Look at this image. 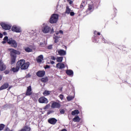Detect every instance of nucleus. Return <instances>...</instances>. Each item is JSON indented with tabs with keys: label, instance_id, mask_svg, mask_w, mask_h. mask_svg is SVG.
I'll return each instance as SVG.
<instances>
[{
	"label": "nucleus",
	"instance_id": "obj_39",
	"mask_svg": "<svg viewBox=\"0 0 131 131\" xmlns=\"http://www.w3.org/2000/svg\"><path fill=\"white\" fill-rule=\"evenodd\" d=\"M4 73H5V74H9V73H10V71H9V70H5L4 71Z\"/></svg>",
	"mask_w": 131,
	"mask_h": 131
},
{
	"label": "nucleus",
	"instance_id": "obj_59",
	"mask_svg": "<svg viewBox=\"0 0 131 131\" xmlns=\"http://www.w3.org/2000/svg\"><path fill=\"white\" fill-rule=\"evenodd\" d=\"M10 131V130H9ZM10 131H13V130H11Z\"/></svg>",
	"mask_w": 131,
	"mask_h": 131
},
{
	"label": "nucleus",
	"instance_id": "obj_1",
	"mask_svg": "<svg viewBox=\"0 0 131 131\" xmlns=\"http://www.w3.org/2000/svg\"><path fill=\"white\" fill-rule=\"evenodd\" d=\"M8 50L9 52H10V64L11 65H14L16 62L17 55H20L21 53H20L19 51L14 49H9Z\"/></svg>",
	"mask_w": 131,
	"mask_h": 131
},
{
	"label": "nucleus",
	"instance_id": "obj_48",
	"mask_svg": "<svg viewBox=\"0 0 131 131\" xmlns=\"http://www.w3.org/2000/svg\"><path fill=\"white\" fill-rule=\"evenodd\" d=\"M3 35L2 33H0V38H3Z\"/></svg>",
	"mask_w": 131,
	"mask_h": 131
},
{
	"label": "nucleus",
	"instance_id": "obj_18",
	"mask_svg": "<svg viewBox=\"0 0 131 131\" xmlns=\"http://www.w3.org/2000/svg\"><path fill=\"white\" fill-rule=\"evenodd\" d=\"M66 73L67 74V75H69V76H73V71L71 70H67Z\"/></svg>",
	"mask_w": 131,
	"mask_h": 131
},
{
	"label": "nucleus",
	"instance_id": "obj_5",
	"mask_svg": "<svg viewBox=\"0 0 131 131\" xmlns=\"http://www.w3.org/2000/svg\"><path fill=\"white\" fill-rule=\"evenodd\" d=\"M39 103L41 104H48L49 103V100L45 96L41 97L38 99Z\"/></svg>",
	"mask_w": 131,
	"mask_h": 131
},
{
	"label": "nucleus",
	"instance_id": "obj_37",
	"mask_svg": "<svg viewBox=\"0 0 131 131\" xmlns=\"http://www.w3.org/2000/svg\"><path fill=\"white\" fill-rule=\"evenodd\" d=\"M30 77H31V75H30V74H28L26 76V78H29Z\"/></svg>",
	"mask_w": 131,
	"mask_h": 131
},
{
	"label": "nucleus",
	"instance_id": "obj_3",
	"mask_svg": "<svg viewBox=\"0 0 131 131\" xmlns=\"http://www.w3.org/2000/svg\"><path fill=\"white\" fill-rule=\"evenodd\" d=\"M58 19H59V15L57 14H53L51 15L50 18V23L51 24L57 23Z\"/></svg>",
	"mask_w": 131,
	"mask_h": 131
},
{
	"label": "nucleus",
	"instance_id": "obj_26",
	"mask_svg": "<svg viewBox=\"0 0 131 131\" xmlns=\"http://www.w3.org/2000/svg\"><path fill=\"white\" fill-rule=\"evenodd\" d=\"M56 61L57 62L61 63L63 61V57H57L56 58Z\"/></svg>",
	"mask_w": 131,
	"mask_h": 131
},
{
	"label": "nucleus",
	"instance_id": "obj_10",
	"mask_svg": "<svg viewBox=\"0 0 131 131\" xmlns=\"http://www.w3.org/2000/svg\"><path fill=\"white\" fill-rule=\"evenodd\" d=\"M32 95V89L31 86L27 87V91L26 92V96H31Z\"/></svg>",
	"mask_w": 131,
	"mask_h": 131
},
{
	"label": "nucleus",
	"instance_id": "obj_19",
	"mask_svg": "<svg viewBox=\"0 0 131 131\" xmlns=\"http://www.w3.org/2000/svg\"><path fill=\"white\" fill-rule=\"evenodd\" d=\"M59 56H65L66 55V51L63 50H60L58 51Z\"/></svg>",
	"mask_w": 131,
	"mask_h": 131
},
{
	"label": "nucleus",
	"instance_id": "obj_30",
	"mask_svg": "<svg viewBox=\"0 0 131 131\" xmlns=\"http://www.w3.org/2000/svg\"><path fill=\"white\" fill-rule=\"evenodd\" d=\"M73 99H74V97H73V96H68L67 97V99L68 101H71V100H73Z\"/></svg>",
	"mask_w": 131,
	"mask_h": 131
},
{
	"label": "nucleus",
	"instance_id": "obj_44",
	"mask_svg": "<svg viewBox=\"0 0 131 131\" xmlns=\"http://www.w3.org/2000/svg\"><path fill=\"white\" fill-rule=\"evenodd\" d=\"M68 2H69V5H72V3H73L71 0H68Z\"/></svg>",
	"mask_w": 131,
	"mask_h": 131
},
{
	"label": "nucleus",
	"instance_id": "obj_50",
	"mask_svg": "<svg viewBox=\"0 0 131 131\" xmlns=\"http://www.w3.org/2000/svg\"><path fill=\"white\" fill-rule=\"evenodd\" d=\"M50 63H51V64H55V61H51L50 62Z\"/></svg>",
	"mask_w": 131,
	"mask_h": 131
},
{
	"label": "nucleus",
	"instance_id": "obj_49",
	"mask_svg": "<svg viewBox=\"0 0 131 131\" xmlns=\"http://www.w3.org/2000/svg\"><path fill=\"white\" fill-rule=\"evenodd\" d=\"M7 42V41H5V40H3L2 43H3V44H5Z\"/></svg>",
	"mask_w": 131,
	"mask_h": 131
},
{
	"label": "nucleus",
	"instance_id": "obj_13",
	"mask_svg": "<svg viewBox=\"0 0 131 131\" xmlns=\"http://www.w3.org/2000/svg\"><path fill=\"white\" fill-rule=\"evenodd\" d=\"M6 68H7V66H6L3 61H0V71H4V70H6Z\"/></svg>",
	"mask_w": 131,
	"mask_h": 131
},
{
	"label": "nucleus",
	"instance_id": "obj_55",
	"mask_svg": "<svg viewBox=\"0 0 131 131\" xmlns=\"http://www.w3.org/2000/svg\"><path fill=\"white\" fill-rule=\"evenodd\" d=\"M60 92H62V89H60Z\"/></svg>",
	"mask_w": 131,
	"mask_h": 131
},
{
	"label": "nucleus",
	"instance_id": "obj_52",
	"mask_svg": "<svg viewBox=\"0 0 131 131\" xmlns=\"http://www.w3.org/2000/svg\"><path fill=\"white\" fill-rule=\"evenodd\" d=\"M4 35H7V33L6 32H4L3 33Z\"/></svg>",
	"mask_w": 131,
	"mask_h": 131
},
{
	"label": "nucleus",
	"instance_id": "obj_46",
	"mask_svg": "<svg viewBox=\"0 0 131 131\" xmlns=\"http://www.w3.org/2000/svg\"><path fill=\"white\" fill-rule=\"evenodd\" d=\"M97 33H98V32L97 31H95L94 32V34H95V35H97Z\"/></svg>",
	"mask_w": 131,
	"mask_h": 131
},
{
	"label": "nucleus",
	"instance_id": "obj_36",
	"mask_svg": "<svg viewBox=\"0 0 131 131\" xmlns=\"http://www.w3.org/2000/svg\"><path fill=\"white\" fill-rule=\"evenodd\" d=\"M47 49L48 50H52V49H53V46H52V45L48 46L47 47Z\"/></svg>",
	"mask_w": 131,
	"mask_h": 131
},
{
	"label": "nucleus",
	"instance_id": "obj_35",
	"mask_svg": "<svg viewBox=\"0 0 131 131\" xmlns=\"http://www.w3.org/2000/svg\"><path fill=\"white\" fill-rule=\"evenodd\" d=\"M45 69H50L51 68V67L49 65H46L44 67Z\"/></svg>",
	"mask_w": 131,
	"mask_h": 131
},
{
	"label": "nucleus",
	"instance_id": "obj_58",
	"mask_svg": "<svg viewBox=\"0 0 131 131\" xmlns=\"http://www.w3.org/2000/svg\"><path fill=\"white\" fill-rule=\"evenodd\" d=\"M104 42H105V43H106V42H107L104 41Z\"/></svg>",
	"mask_w": 131,
	"mask_h": 131
},
{
	"label": "nucleus",
	"instance_id": "obj_16",
	"mask_svg": "<svg viewBox=\"0 0 131 131\" xmlns=\"http://www.w3.org/2000/svg\"><path fill=\"white\" fill-rule=\"evenodd\" d=\"M9 88V83L6 82L3 85H2L0 88V91H3V90H6Z\"/></svg>",
	"mask_w": 131,
	"mask_h": 131
},
{
	"label": "nucleus",
	"instance_id": "obj_45",
	"mask_svg": "<svg viewBox=\"0 0 131 131\" xmlns=\"http://www.w3.org/2000/svg\"><path fill=\"white\" fill-rule=\"evenodd\" d=\"M51 58L52 60H56V58L55 57V56H51Z\"/></svg>",
	"mask_w": 131,
	"mask_h": 131
},
{
	"label": "nucleus",
	"instance_id": "obj_47",
	"mask_svg": "<svg viewBox=\"0 0 131 131\" xmlns=\"http://www.w3.org/2000/svg\"><path fill=\"white\" fill-rule=\"evenodd\" d=\"M13 86H10L9 88H8V91H10V90H11V89H12Z\"/></svg>",
	"mask_w": 131,
	"mask_h": 131
},
{
	"label": "nucleus",
	"instance_id": "obj_22",
	"mask_svg": "<svg viewBox=\"0 0 131 131\" xmlns=\"http://www.w3.org/2000/svg\"><path fill=\"white\" fill-rule=\"evenodd\" d=\"M50 94H51V91H49L47 90H45L43 93V96H49L50 95Z\"/></svg>",
	"mask_w": 131,
	"mask_h": 131
},
{
	"label": "nucleus",
	"instance_id": "obj_43",
	"mask_svg": "<svg viewBox=\"0 0 131 131\" xmlns=\"http://www.w3.org/2000/svg\"><path fill=\"white\" fill-rule=\"evenodd\" d=\"M4 131H10V128H9V127H6L5 128V130Z\"/></svg>",
	"mask_w": 131,
	"mask_h": 131
},
{
	"label": "nucleus",
	"instance_id": "obj_41",
	"mask_svg": "<svg viewBox=\"0 0 131 131\" xmlns=\"http://www.w3.org/2000/svg\"><path fill=\"white\" fill-rule=\"evenodd\" d=\"M61 114H64L65 113V111L64 110H61L60 111Z\"/></svg>",
	"mask_w": 131,
	"mask_h": 131
},
{
	"label": "nucleus",
	"instance_id": "obj_56",
	"mask_svg": "<svg viewBox=\"0 0 131 131\" xmlns=\"http://www.w3.org/2000/svg\"><path fill=\"white\" fill-rule=\"evenodd\" d=\"M65 48H66V49H67V47L66 46V47H65Z\"/></svg>",
	"mask_w": 131,
	"mask_h": 131
},
{
	"label": "nucleus",
	"instance_id": "obj_25",
	"mask_svg": "<svg viewBox=\"0 0 131 131\" xmlns=\"http://www.w3.org/2000/svg\"><path fill=\"white\" fill-rule=\"evenodd\" d=\"M53 38L55 43H57V42H59V38H60V37L55 36Z\"/></svg>",
	"mask_w": 131,
	"mask_h": 131
},
{
	"label": "nucleus",
	"instance_id": "obj_32",
	"mask_svg": "<svg viewBox=\"0 0 131 131\" xmlns=\"http://www.w3.org/2000/svg\"><path fill=\"white\" fill-rule=\"evenodd\" d=\"M3 40H5V41H7V43H8V42H9V40H10V39H9V37L8 36H5L3 39Z\"/></svg>",
	"mask_w": 131,
	"mask_h": 131
},
{
	"label": "nucleus",
	"instance_id": "obj_53",
	"mask_svg": "<svg viewBox=\"0 0 131 131\" xmlns=\"http://www.w3.org/2000/svg\"><path fill=\"white\" fill-rule=\"evenodd\" d=\"M97 35H101V33H100V32H97Z\"/></svg>",
	"mask_w": 131,
	"mask_h": 131
},
{
	"label": "nucleus",
	"instance_id": "obj_7",
	"mask_svg": "<svg viewBox=\"0 0 131 131\" xmlns=\"http://www.w3.org/2000/svg\"><path fill=\"white\" fill-rule=\"evenodd\" d=\"M11 30L13 32H16L17 33H20V32L22 31L20 27H17L16 26H12Z\"/></svg>",
	"mask_w": 131,
	"mask_h": 131
},
{
	"label": "nucleus",
	"instance_id": "obj_54",
	"mask_svg": "<svg viewBox=\"0 0 131 131\" xmlns=\"http://www.w3.org/2000/svg\"><path fill=\"white\" fill-rule=\"evenodd\" d=\"M59 32H60V33H63V31L60 30V31H59Z\"/></svg>",
	"mask_w": 131,
	"mask_h": 131
},
{
	"label": "nucleus",
	"instance_id": "obj_33",
	"mask_svg": "<svg viewBox=\"0 0 131 131\" xmlns=\"http://www.w3.org/2000/svg\"><path fill=\"white\" fill-rule=\"evenodd\" d=\"M88 10L89 11H92L93 10V6L92 5H89Z\"/></svg>",
	"mask_w": 131,
	"mask_h": 131
},
{
	"label": "nucleus",
	"instance_id": "obj_24",
	"mask_svg": "<svg viewBox=\"0 0 131 131\" xmlns=\"http://www.w3.org/2000/svg\"><path fill=\"white\" fill-rule=\"evenodd\" d=\"M70 12H71V9H70L69 7L67 6L65 13L66 14H70Z\"/></svg>",
	"mask_w": 131,
	"mask_h": 131
},
{
	"label": "nucleus",
	"instance_id": "obj_11",
	"mask_svg": "<svg viewBox=\"0 0 131 131\" xmlns=\"http://www.w3.org/2000/svg\"><path fill=\"white\" fill-rule=\"evenodd\" d=\"M46 75V72L45 71H39L36 73V75L38 77H43Z\"/></svg>",
	"mask_w": 131,
	"mask_h": 131
},
{
	"label": "nucleus",
	"instance_id": "obj_9",
	"mask_svg": "<svg viewBox=\"0 0 131 131\" xmlns=\"http://www.w3.org/2000/svg\"><path fill=\"white\" fill-rule=\"evenodd\" d=\"M48 123H50V124H52L53 125H54L57 123V121H58V120L54 118H51L48 119Z\"/></svg>",
	"mask_w": 131,
	"mask_h": 131
},
{
	"label": "nucleus",
	"instance_id": "obj_8",
	"mask_svg": "<svg viewBox=\"0 0 131 131\" xmlns=\"http://www.w3.org/2000/svg\"><path fill=\"white\" fill-rule=\"evenodd\" d=\"M1 26L3 29L5 30H10L11 29L12 26L10 25H8L5 23H3L1 24Z\"/></svg>",
	"mask_w": 131,
	"mask_h": 131
},
{
	"label": "nucleus",
	"instance_id": "obj_17",
	"mask_svg": "<svg viewBox=\"0 0 131 131\" xmlns=\"http://www.w3.org/2000/svg\"><path fill=\"white\" fill-rule=\"evenodd\" d=\"M56 67L59 69H64L65 68V64L63 63H58L56 64Z\"/></svg>",
	"mask_w": 131,
	"mask_h": 131
},
{
	"label": "nucleus",
	"instance_id": "obj_57",
	"mask_svg": "<svg viewBox=\"0 0 131 131\" xmlns=\"http://www.w3.org/2000/svg\"><path fill=\"white\" fill-rule=\"evenodd\" d=\"M102 40H105V39L103 38V39H102Z\"/></svg>",
	"mask_w": 131,
	"mask_h": 131
},
{
	"label": "nucleus",
	"instance_id": "obj_6",
	"mask_svg": "<svg viewBox=\"0 0 131 131\" xmlns=\"http://www.w3.org/2000/svg\"><path fill=\"white\" fill-rule=\"evenodd\" d=\"M60 107H61V104L58 102L53 101L51 104V108L53 109H59L60 108Z\"/></svg>",
	"mask_w": 131,
	"mask_h": 131
},
{
	"label": "nucleus",
	"instance_id": "obj_51",
	"mask_svg": "<svg viewBox=\"0 0 131 131\" xmlns=\"http://www.w3.org/2000/svg\"><path fill=\"white\" fill-rule=\"evenodd\" d=\"M3 79V77L0 75V80H2Z\"/></svg>",
	"mask_w": 131,
	"mask_h": 131
},
{
	"label": "nucleus",
	"instance_id": "obj_15",
	"mask_svg": "<svg viewBox=\"0 0 131 131\" xmlns=\"http://www.w3.org/2000/svg\"><path fill=\"white\" fill-rule=\"evenodd\" d=\"M20 70V68L19 66L17 64V62L16 63L15 68H12L11 69V71H13V72H18Z\"/></svg>",
	"mask_w": 131,
	"mask_h": 131
},
{
	"label": "nucleus",
	"instance_id": "obj_38",
	"mask_svg": "<svg viewBox=\"0 0 131 131\" xmlns=\"http://www.w3.org/2000/svg\"><path fill=\"white\" fill-rule=\"evenodd\" d=\"M59 98H60V99H61V100H63V99H64V96H63V95L60 94L59 96Z\"/></svg>",
	"mask_w": 131,
	"mask_h": 131
},
{
	"label": "nucleus",
	"instance_id": "obj_12",
	"mask_svg": "<svg viewBox=\"0 0 131 131\" xmlns=\"http://www.w3.org/2000/svg\"><path fill=\"white\" fill-rule=\"evenodd\" d=\"M50 30H51V28L48 26H46L42 29V31L43 33H49Z\"/></svg>",
	"mask_w": 131,
	"mask_h": 131
},
{
	"label": "nucleus",
	"instance_id": "obj_29",
	"mask_svg": "<svg viewBox=\"0 0 131 131\" xmlns=\"http://www.w3.org/2000/svg\"><path fill=\"white\" fill-rule=\"evenodd\" d=\"M50 107H51V104H47L45 106H44L43 109V110H48L50 108Z\"/></svg>",
	"mask_w": 131,
	"mask_h": 131
},
{
	"label": "nucleus",
	"instance_id": "obj_42",
	"mask_svg": "<svg viewBox=\"0 0 131 131\" xmlns=\"http://www.w3.org/2000/svg\"><path fill=\"white\" fill-rule=\"evenodd\" d=\"M40 47H45V43L43 42H40L39 44Z\"/></svg>",
	"mask_w": 131,
	"mask_h": 131
},
{
	"label": "nucleus",
	"instance_id": "obj_27",
	"mask_svg": "<svg viewBox=\"0 0 131 131\" xmlns=\"http://www.w3.org/2000/svg\"><path fill=\"white\" fill-rule=\"evenodd\" d=\"M76 114H79V111L78 110H75L72 112V115H75Z\"/></svg>",
	"mask_w": 131,
	"mask_h": 131
},
{
	"label": "nucleus",
	"instance_id": "obj_28",
	"mask_svg": "<svg viewBox=\"0 0 131 131\" xmlns=\"http://www.w3.org/2000/svg\"><path fill=\"white\" fill-rule=\"evenodd\" d=\"M25 51H26L27 53H30L32 52V49H30L29 47H27L25 49Z\"/></svg>",
	"mask_w": 131,
	"mask_h": 131
},
{
	"label": "nucleus",
	"instance_id": "obj_40",
	"mask_svg": "<svg viewBox=\"0 0 131 131\" xmlns=\"http://www.w3.org/2000/svg\"><path fill=\"white\" fill-rule=\"evenodd\" d=\"M70 14V16H74V15H75V13H74V12H71Z\"/></svg>",
	"mask_w": 131,
	"mask_h": 131
},
{
	"label": "nucleus",
	"instance_id": "obj_21",
	"mask_svg": "<svg viewBox=\"0 0 131 131\" xmlns=\"http://www.w3.org/2000/svg\"><path fill=\"white\" fill-rule=\"evenodd\" d=\"M41 82H44V83L48 82V81H49V78H48V77L42 78L41 79Z\"/></svg>",
	"mask_w": 131,
	"mask_h": 131
},
{
	"label": "nucleus",
	"instance_id": "obj_14",
	"mask_svg": "<svg viewBox=\"0 0 131 131\" xmlns=\"http://www.w3.org/2000/svg\"><path fill=\"white\" fill-rule=\"evenodd\" d=\"M36 60L37 62V63H41L42 62V60H43V56L42 55H40L38 56L36 58Z\"/></svg>",
	"mask_w": 131,
	"mask_h": 131
},
{
	"label": "nucleus",
	"instance_id": "obj_31",
	"mask_svg": "<svg viewBox=\"0 0 131 131\" xmlns=\"http://www.w3.org/2000/svg\"><path fill=\"white\" fill-rule=\"evenodd\" d=\"M6 126V125L4 124H0V130H3V129H4V128H5V127Z\"/></svg>",
	"mask_w": 131,
	"mask_h": 131
},
{
	"label": "nucleus",
	"instance_id": "obj_4",
	"mask_svg": "<svg viewBox=\"0 0 131 131\" xmlns=\"http://www.w3.org/2000/svg\"><path fill=\"white\" fill-rule=\"evenodd\" d=\"M8 44L9 45V46H11L12 48H14V49H16V48H17L18 46L17 41L12 38H9V41L8 42Z\"/></svg>",
	"mask_w": 131,
	"mask_h": 131
},
{
	"label": "nucleus",
	"instance_id": "obj_2",
	"mask_svg": "<svg viewBox=\"0 0 131 131\" xmlns=\"http://www.w3.org/2000/svg\"><path fill=\"white\" fill-rule=\"evenodd\" d=\"M17 65H18L21 70H27L29 65H30V63L29 62H25V60L20 59L17 61Z\"/></svg>",
	"mask_w": 131,
	"mask_h": 131
},
{
	"label": "nucleus",
	"instance_id": "obj_20",
	"mask_svg": "<svg viewBox=\"0 0 131 131\" xmlns=\"http://www.w3.org/2000/svg\"><path fill=\"white\" fill-rule=\"evenodd\" d=\"M73 121H74V122H79L80 118H79V116H76L73 119Z\"/></svg>",
	"mask_w": 131,
	"mask_h": 131
},
{
	"label": "nucleus",
	"instance_id": "obj_34",
	"mask_svg": "<svg viewBox=\"0 0 131 131\" xmlns=\"http://www.w3.org/2000/svg\"><path fill=\"white\" fill-rule=\"evenodd\" d=\"M51 113H54V111H48L47 114L48 115H50V114H51Z\"/></svg>",
	"mask_w": 131,
	"mask_h": 131
},
{
	"label": "nucleus",
	"instance_id": "obj_23",
	"mask_svg": "<svg viewBox=\"0 0 131 131\" xmlns=\"http://www.w3.org/2000/svg\"><path fill=\"white\" fill-rule=\"evenodd\" d=\"M84 7H85V2L83 1L80 6V9H84Z\"/></svg>",
	"mask_w": 131,
	"mask_h": 131
}]
</instances>
